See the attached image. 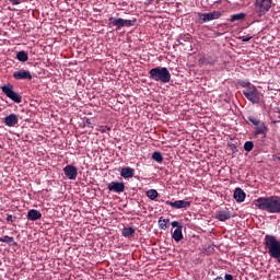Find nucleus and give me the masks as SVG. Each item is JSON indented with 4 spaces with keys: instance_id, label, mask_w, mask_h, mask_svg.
<instances>
[{
    "instance_id": "nucleus-1",
    "label": "nucleus",
    "mask_w": 280,
    "mask_h": 280,
    "mask_svg": "<svg viewBox=\"0 0 280 280\" xmlns=\"http://www.w3.org/2000/svg\"><path fill=\"white\" fill-rule=\"evenodd\" d=\"M255 206L260 209V211H266L267 213H280V197H259L256 199Z\"/></svg>"
},
{
    "instance_id": "nucleus-2",
    "label": "nucleus",
    "mask_w": 280,
    "mask_h": 280,
    "mask_svg": "<svg viewBox=\"0 0 280 280\" xmlns=\"http://www.w3.org/2000/svg\"><path fill=\"white\" fill-rule=\"evenodd\" d=\"M269 257L276 259L280 265V240L275 235L266 234L264 242Z\"/></svg>"
},
{
    "instance_id": "nucleus-3",
    "label": "nucleus",
    "mask_w": 280,
    "mask_h": 280,
    "mask_svg": "<svg viewBox=\"0 0 280 280\" xmlns=\"http://www.w3.org/2000/svg\"><path fill=\"white\" fill-rule=\"evenodd\" d=\"M150 80L153 82H160V84H168L172 81V73L165 67H155L149 71Z\"/></svg>"
},
{
    "instance_id": "nucleus-4",
    "label": "nucleus",
    "mask_w": 280,
    "mask_h": 280,
    "mask_svg": "<svg viewBox=\"0 0 280 280\" xmlns=\"http://www.w3.org/2000/svg\"><path fill=\"white\" fill-rule=\"evenodd\" d=\"M2 93L9 97V100H12V102H15V104H21L23 101V96L21 94L14 92V85L8 83L1 86Z\"/></svg>"
},
{
    "instance_id": "nucleus-5",
    "label": "nucleus",
    "mask_w": 280,
    "mask_h": 280,
    "mask_svg": "<svg viewBox=\"0 0 280 280\" xmlns=\"http://www.w3.org/2000/svg\"><path fill=\"white\" fill-rule=\"evenodd\" d=\"M247 119L248 121H250V124H253V126L256 127L255 136L257 137L259 135H262V137L266 138V135L268 132V126H266V122L253 116H248Z\"/></svg>"
},
{
    "instance_id": "nucleus-6",
    "label": "nucleus",
    "mask_w": 280,
    "mask_h": 280,
    "mask_svg": "<svg viewBox=\"0 0 280 280\" xmlns=\"http://www.w3.org/2000/svg\"><path fill=\"white\" fill-rule=\"evenodd\" d=\"M243 95L246 97V100H248V102H252V104H259L260 102L259 91L255 85L243 90Z\"/></svg>"
},
{
    "instance_id": "nucleus-7",
    "label": "nucleus",
    "mask_w": 280,
    "mask_h": 280,
    "mask_svg": "<svg viewBox=\"0 0 280 280\" xmlns=\"http://www.w3.org/2000/svg\"><path fill=\"white\" fill-rule=\"evenodd\" d=\"M255 5L259 14H266L272 8V0H256Z\"/></svg>"
},
{
    "instance_id": "nucleus-8",
    "label": "nucleus",
    "mask_w": 280,
    "mask_h": 280,
    "mask_svg": "<svg viewBox=\"0 0 280 280\" xmlns=\"http://www.w3.org/2000/svg\"><path fill=\"white\" fill-rule=\"evenodd\" d=\"M222 16V12L212 11L209 13H199V19L202 23H209V21H215Z\"/></svg>"
},
{
    "instance_id": "nucleus-9",
    "label": "nucleus",
    "mask_w": 280,
    "mask_h": 280,
    "mask_svg": "<svg viewBox=\"0 0 280 280\" xmlns=\"http://www.w3.org/2000/svg\"><path fill=\"white\" fill-rule=\"evenodd\" d=\"M107 189L115 194H124V191H126V184H124V182H110L107 185Z\"/></svg>"
},
{
    "instance_id": "nucleus-10",
    "label": "nucleus",
    "mask_w": 280,
    "mask_h": 280,
    "mask_svg": "<svg viewBox=\"0 0 280 280\" xmlns=\"http://www.w3.org/2000/svg\"><path fill=\"white\" fill-rule=\"evenodd\" d=\"M214 218L215 220H219V222H226V220H231V218H233V214L231 213V210L225 208L215 211Z\"/></svg>"
},
{
    "instance_id": "nucleus-11",
    "label": "nucleus",
    "mask_w": 280,
    "mask_h": 280,
    "mask_svg": "<svg viewBox=\"0 0 280 280\" xmlns=\"http://www.w3.org/2000/svg\"><path fill=\"white\" fill-rule=\"evenodd\" d=\"M63 174L69 180H75L78 178V167L69 164L63 168Z\"/></svg>"
},
{
    "instance_id": "nucleus-12",
    "label": "nucleus",
    "mask_w": 280,
    "mask_h": 280,
    "mask_svg": "<svg viewBox=\"0 0 280 280\" xmlns=\"http://www.w3.org/2000/svg\"><path fill=\"white\" fill-rule=\"evenodd\" d=\"M166 205H170V207H173V209H189L191 207V201L187 200H176V201H166Z\"/></svg>"
},
{
    "instance_id": "nucleus-13",
    "label": "nucleus",
    "mask_w": 280,
    "mask_h": 280,
    "mask_svg": "<svg viewBox=\"0 0 280 280\" xmlns=\"http://www.w3.org/2000/svg\"><path fill=\"white\" fill-rule=\"evenodd\" d=\"M14 80H32V72L30 70L20 69L13 72Z\"/></svg>"
},
{
    "instance_id": "nucleus-14",
    "label": "nucleus",
    "mask_w": 280,
    "mask_h": 280,
    "mask_svg": "<svg viewBox=\"0 0 280 280\" xmlns=\"http://www.w3.org/2000/svg\"><path fill=\"white\" fill-rule=\"evenodd\" d=\"M4 126L9 128H14L19 124V116L16 114H10L3 119Z\"/></svg>"
},
{
    "instance_id": "nucleus-15",
    "label": "nucleus",
    "mask_w": 280,
    "mask_h": 280,
    "mask_svg": "<svg viewBox=\"0 0 280 280\" xmlns=\"http://www.w3.org/2000/svg\"><path fill=\"white\" fill-rule=\"evenodd\" d=\"M215 62H218V57H212V56H209V55H202L199 58V65L213 66V65H215Z\"/></svg>"
},
{
    "instance_id": "nucleus-16",
    "label": "nucleus",
    "mask_w": 280,
    "mask_h": 280,
    "mask_svg": "<svg viewBox=\"0 0 280 280\" xmlns=\"http://www.w3.org/2000/svg\"><path fill=\"white\" fill-rule=\"evenodd\" d=\"M43 218V213L36 209H31L27 212V220H31L32 222H36V220H40Z\"/></svg>"
},
{
    "instance_id": "nucleus-17",
    "label": "nucleus",
    "mask_w": 280,
    "mask_h": 280,
    "mask_svg": "<svg viewBox=\"0 0 280 280\" xmlns=\"http://www.w3.org/2000/svg\"><path fill=\"white\" fill-rule=\"evenodd\" d=\"M233 198L236 202H244L246 200V192L242 188H235Z\"/></svg>"
},
{
    "instance_id": "nucleus-18",
    "label": "nucleus",
    "mask_w": 280,
    "mask_h": 280,
    "mask_svg": "<svg viewBox=\"0 0 280 280\" xmlns=\"http://www.w3.org/2000/svg\"><path fill=\"white\" fill-rule=\"evenodd\" d=\"M120 176L122 178H132L135 176V168L126 166L120 171Z\"/></svg>"
},
{
    "instance_id": "nucleus-19",
    "label": "nucleus",
    "mask_w": 280,
    "mask_h": 280,
    "mask_svg": "<svg viewBox=\"0 0 280 280\" xmlns=\"http://www.w3.org/2000/svg\"><path fill=\"white\" fill-rule=\"evenodd\" d=\"M109 25H114L116 30H121L124 27V19L121 18H109Z\"/></svg>"
},
{
    "instance_id": "nucleus-20",
    "label": "nucleus",
    "mask_w": 280,
    "mask_h": 280,
    "mask_svg": "<svg viewBox=\"0 0 280 280\" xmlns=\"http://www.w3.org/2000/svg\"><path fill=\"white\" fill-rule=\"evenodd\" d=\"M174 242H180L183 240V226H178L175 229L172 235Z\"/></svg>"
},
{
    "instance_id": "nucleus-21",
    "label": "nucleus",
    "mask_w": 280,
    "mask_h": 280,
    "mask_svg": "<svg viewBox=\"0 0 280 280\" xmlns=\"http://www.w3.org/2000/svg\"><path fill=\"white\" fill-rule=\"evenodd\" d=\"M136 232H137V229L132 226L125 228L122 229V237H132V235H135Z\"/></svg>"
},
{
    "instance_id": "nucleus-22",
    "label": "nucleus",
    "mask_w": 280,
    "mask_h": 280,
    "mask_svg": "<svg viewBox=\"0 0 280 280\" xmlns=\"http://www.w3.org/2000/svg\"><path fill=\"white\" fill-rule=\"evenodd\" d=\"M0 242L9 244V246H18L16 242L14 241V237L12 236L5 235L3 237H0Z\"/></svg>"
},
{
    "instance_id": "nucleus-23",
    "label": "nucleus",
    "mask_w": 280,
    "mask_h": 280,
    "mask_svg": "<svg viewBox=\"0 0 280 280\" xmlns=\"http://www.w3.org/2000/svg\"><path fill=\"white\" fill-rule=\"evenodd\" d=\"M16 59L19 62H27V60H30V56L25 52V50H22L16 54Z\"/></svg>"
},
{
    "instance_id": "nucleus-24",
    "label": "nucleus",
    "mask_w": 280,
    "mask_h": 280,
    "mask_svg": "<svg viewBox=\"0 0 280 280\" xmlns=\"http://www.w3.org/2000/svg\"><path fill=\"white\" fill-rule=\"evenodd\" d=\"M158 224L162 231H165L167 229V224H170V219H164L161 217L158 221Z\"/></svg>"
},
{
    "instance_id": "nucleus-25",
    "label": "nucleus",
    "mask_w": 280,
    "mask_h": 280,
    "mask_svg": "<svg viewBox=\"0 0 280 280\" xmlns=\"http://www.w3.org/2000/svg\"><path fill=\"white\" fill-rule=\"evenodd\" d=\"M246 19V13H237L233 14L230 19L231 23H235V21H244Z\"/></svg>"
},
{
    "instance_id": "nucleus-26",
    "label": "nucleus",
    "mask_w": 280,
    "mask_h": 280,
    "mask_svg": "<svg viewBox=\"0 0 280 280\" xmlns=\"http://www.w3.org/2000/svg\"><path fill=\"white\" fill-rule=\"evenodd\" d=\"M145 195L149 200H154L155 198H159V191H156V189H149L147 190Z\"/></svg>"
},
{
    "instance_id": "nucleus-27",
    "label": "nucleus",
    "mask_w": 280,
    "mask_h": 280,
    "mask_svg": "<svg viewBox=\"0 0 280 280\" xmlns=\"http://www.w3.org/2000/svg\"><path fill=\"white\" fill-rule=\"evenodd\" d=\"M124 27H135L137 25V19L133 20H122Z\"/></svg>"
},
{
    "instance_id": "nucleus-28",
    "label": "nucleus",
    "mask_w": 280,
    "mask_h": 280,
    "mask_svg": "<svg viewBox=\"0 0 280 280\" xmlns=\"http://www.w3.org/2000/svg\"><path fill=\"white\" fill-rule=\"evenodd\" d=\"M152 159L156 161V163H163V155L159 151L153 152Z\"/></svg>"
},
{
    "instance_id": "nucleus-29",
    "label": "nucleus",
    "mask_w": 280,
    "mask_h": 280,
    "mask_svg": "<svg viewBox=\"0 0 280 280\" xmlns=\"http://www.w3.org/2000/svg\"><path fill=\"white\" fill-rule=\"evenodd\" d=\"M253 148H255V143H253V141H246L244 143L245 152H253Z\"/></svg>"
},
{
    "instance_id": "nucleus-30",
    "label": "nucleus",
    "mask_w": 280,
    "mask_h": 280,
    "mask_svg": "<svg viewBox=\"0 0 280 280\" xmlns=\"http://www.w3.org/2000/svg\"><path fill=\"white\" fill-rule=\"evenodd\" d=\"M240 86H242L243 89H250V86H255L253 85L249 81H241L238 82Z\"/></svg>"
},
{
    "instance_id": "nucleus-31",
    "label": "nucleus",
    "mask_w": 280,
    "mask_h": 280,
    "mask_svg": "<svg viewBox=\"0 0 280 280\" xmlns=\"http://www.w3.org/2000/svg\"><path fill=\"white\" fill-rule=\"evenodd\" d=\"M83 126L84 128H93V122L90 118H83Z\"/></svg>"
},
{
    "instance_id": "nucleus-32",
    "label": "nucleus",
    "mask_w": 280,
    "mask_h": 280,
    "mask_svg": "<svg viewBox=\"0 0 280 280\" xmlns=\"http://www.w3.org/2000/svg\"><path fill=\"white\" fill-rule=\"evenodd\" d=\"M108 131H110V127H108V126H101L98 128V132H101L102 135H104V133H106Z\"/></svg>"
},
{
    "instance_id": "nucleus-33",
    "label": "nucleus",
    "mask_w": 280,
    "mask_h": 280,
    "mask_svg": "<svg viewBox=\"0 0 280 280\" xmlns=\"http://www.w3.org/2000/svg\"><path fill=\"white\" fill-rule=\"evenodd\" d=\"M14 220H16V217L12 215V214H8L7 215V222L8 224H12L14 222Z\"/></svg>"
},
{
    "instance_id": "nucleus-34",
    "label": "nucleus",
    "mask_w": 280,
    "mask_h": 280,
    "mask_svg": "<svg viewBox=\"0 0 280 280\" xmlns=\"http://www.w3.org/2000/svg\"><path fill=\"white\" fill-rule=\"evenodd\" d=\"M12 5H20V3H24L25 0H9Z\"/></svg>"
},
{
    "instance_id": "nucleus-35",
    "label": "nucleus",
    "mask_w": 280,
    "mask_h": 280,
    "mask_svg": "<svg viewBox=\"0 0 280 280\" xmlns=\"http://www.w3.org/2000/svg\"><path fill=\"white\" fill-rule=\"evenodd\" d=\"M171 225L173 226V229H178V226H183V224H180L178 221H173Z\"/></svg>"
},
{
    "instance_id": "nucleus-36",
    "label": "nucleus",
    "mask_w": 280,
    "mask_h": 280,
    "mask_svg": "<svg viewBox=\"0 0 280 280\" xmlns=\"http://www.w3.org/2000/svg\"><path fill=\"white\" fill-rule=\"evenodd\" d=\"M253 38V36L247 35V36H243V43H248V40H250Z\"/></svg>"
},
{
    "instance_id": "nucleus-37",
    "label": "nucleus",
    "mask_w": 280,
    "mask_h": 280,
    "mask_svg": "<svg viewBox=\"0 0 280 280\" xmlns=\"http://www.w3.org/2000/svg\"><path fill=\"white\" fill-rule=\"evenodd\" d=\"M223 280H233V275L226 273Z\"/></svg>"
},
{
    "instance_id": "nucleus-38",
    "label": "nucleus",
    "mask_w": 280,
    "mask_h": 280,
    "mask_svg": "<svg viewBox=\"0 0 280 280\" xmlns=\"http://www.w3.org/2000/svg\"><path fill=\"white\" fill-rule=\"evenodd\" d=\"M178 44L175 45V47H178V45H184L183 42H180L179 39L177 40Z\"/></svg>"
},
{
    "instance_id": "nucleus-39",
    "label": "nucleus",
    "mask_w": 280,
    "mask_h": 280,
    "mask_svg": "<svg viewBox=\"0 0 280 280\" xmlns=\"http://www.w3.org/2000/svg\"><path fill=\"white\" fill-rule=\"evenodd\" d=\"M278 124H280V120H278Z\"/></svg>"
}]
</instances>
